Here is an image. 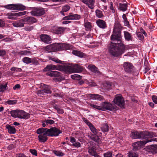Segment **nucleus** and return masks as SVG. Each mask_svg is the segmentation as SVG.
Segmentation results:
<instances>
[{"label":"nucleus","mask_w":157,"mask_h":157,"mask_svg":"<svg viewBox=\"0 0 157 157\" xmlns=\"http://www.w3.org/2000/svg\"><path fill=\"white\" fill-rule=\"evenodd\" d=\"M111 40L114 41L119 42H110L108 47V51L110 54L115 57H119L124 52L125 50L123 42L121 40V36L120 35L113 34L110 37Z\"/></svg>","instance_id":"obj_1"},{"label":"nucleus","mask_w":157,"mask_h":157,"mask_svg":"<svg viewBox=\"0 0 157 157\" xmlns=\"http://www.w3.org/2000/svg\"><path fill=\"white\" fill-rule=\"evenodd\" d=\"M38 136L39 140L41 142H44L48 140L47 136H57L61 133L57 128H39L36 131Z\"/></svg>","instance_id":"obj_2"},{"label":"nucleus","mask_w":157,"mask_h":157,"mask_svg":"<svg viewBox=\"0 0 157 157\" xmlns=\"http://www.w3.org/2000/svg\"><path fill=\"white\" fill-rule=\"evenodd\" d=\"M71 48V47L69 44L62 43L53 44L44 48V50L47 53L55 52L57 51L68 50Z\"/></svg>","instance_id":"obj_3"},{"label":"nucleus","mask_w":157,"mask_h":157,"mask_svg":"<svg viewBox=\"0 0 157 157\" xmlns=\"http://www.w3.org/2000/svg\"><path fill=\"white\" fill-rule=\"evenodd\" d=\"M156 134L152 132H148L146 131L141 132L136 131L132 132L131 136L134 139L151 138L156 136Z\"/></svg>","instance_id":"obj_4"},{"label":"nucleus","mask_w":157,"mask_h":157,"mask_svg":"<svg viewBox=\"0 0 157 157\" xmlns=\"http://www.w3.org/2000/svg\"><path fill=\"white\" fill-rule=\"evenodd\" d=\"M90 105L94 109L103 111L109 110L114 111L117 109L116 106L113 105L110 103L106 101L101 103L100 106L91 103Z\"/></svg>","instance_id":"obj_5"},{"label":"nucleus","mask_w":157,"mask_h":157,"mask_svg":"<svg viewBox=\"0 0 157 157\" xmlns=\"http://www.w3.org/2000/svg\"><path fill=\"white\" fill-rule=\"evenodd\" d=\"M59 66L61 68V70H63V71L66 72H79L82 70V67L78 64H74L71 66L63 65Z\"/></svg>","instance_id":"obj_6"},{"label":"nucleus","mask_w":157,"mask_h":157,"mask_svg":"<svg viewBox=\"0 0 157 157\" xmlns=\"http://www.w3.org/2000/svg\"><path fill=\"white\" fill-rule=\"evenodd\" d=\"M10 113L12 117L21 119H27L30 117V115L22 110L16 109L10 112Z\"/></svg>","instance_id":"obj_7"},{"label":"nucleus","mask_w":157,"mask_h":157,"mask_svg":"<svg viewBox=\"0 0 157 157\" xmlns=\"http://www.w3.org/2000/svg\"><path fill=\"white\" fill-rule=\"evenodd\" d=\"M41 89L37 91V94H38L42 96L45 94H51L52 91L51 90V87L48 85L41 84Z\"/></svg>","instance_id":"obj_8"},{"label":"nucleus","mask_w":157,"mask_h":157,"mask_svg":"<svg viewBox=\"0 0 157 157\" xmlns=\"http://www.w3.org/2000/svg\"><path fill=\"white\" fill-rule=\"evenodd\" d=\"M123 66L125 71L127 73L133 74L136 71V68L131 63L125 62L123 64Z\"/></svg>","instance_id":"obj_9"},{"label":"nucleus","mask_w":157,"mask_h":157,"mask_svg":"<svg viewBox=\"0 0 157 157\" xmlns=\"http://www.w3.org/2000/svg\"><path fill=\"white\" fill-rule=\"evenodd\" d=\"M113 102L115 104L121 108H124L125 105L124 99L121 94H118L116 95Z\"/></svg>","instance_id":"obj_10"},{"label":"nucleus","mask_w":157,"mask_h":157,"mask_svg":"<svg viewBox=\"0 0 157 157\" xmlns=\"http://www.w3.org/2000/svg\"><path fill=\"white\" fill-rule=\"evenodd\" d=\"M5 8L10 10H24L26 9V7L21 4H11L5 5Z\"/></svg>","instance_id":"obj_11"},{"label":"nucleus","mask_w":157,"mask_h":157,"mask_svg":"<svg viewBox=\"0 0 157 157\" xmlns=\"http://www.w3.org/2000/svg\"><path fill=\"white\" fill-rule=\"evenodd\" d=\"M45 13V10L41 7L36 8L32 10L31 13L33 15L40 16L44 15Z\"/></svg>","instance_id":"obj_12"},{"label":"nucleus","mask_w":157,"mask_h":157,"mask_svg":"<svg viewBox=\"0 0 157 157\" xmlns=\"http://www.w3.org/2000/svg\"><path fill=\"white\" fill-rule=\"evenodd\" d=\"M153 141V139H151L150 140H147L144 141H140L134 143L133 144L132 146L134 149H137L140 148L141 146H144L148 142H151Z\"/></svg>","instance_id":"obj_13"},{"label":"nucleus","mask_w":157,"mask_h":157,"mask_svg":"<svg viewBox=\"0 0 157 157\" xmlns=\"http://www.w3.org/2000/svg\"><path fill=\"white\" fill-rule=\"evenodd\" d=\"M59 66H61L60 65H58L57 66L54 65L52 64H49L47 65L45 67L43 70L44 72H45L48 71H52L54 70H58L59 71H63V70H61L60 69L61 68Z\"/></svg>","instance_id":"obj_14"},{"label":"nucleus","mask_w":157,"mask_h":157,"mask_svg":"<svg viewBox=\"0 0 157 157\" xmlns=\"http://www.w3.org/2000/svg\"><path fill=\"white\" fill-rule=\"evenodd\" d=\"M23 62L27 64L32 63L35 65L38 64V61L35 58H30L28 57H25L22 59Z\"/></svg>","instance_id":"obj_15"},{"label":"nucleus","mask_w":157,"mask_h":157,"mask_svg":"<svg viewBox=\"0 0 157 157\" xmlns=\"http://www.w3.org/2000/svg\"><path fill=\"white\" fill-rule=\"evenodd\" d=\"M27 12L26 11L19 12L17 13H10L7 14V16H8V18L10 19H13L14 18L13 17H18L23 15L26 14Z\"/></svg>","instance_id":"obj_16"},{"label":"nucleus","mask_w":157,"mask_h":157,"mask_svg":"<svg viewBox=\"0 0 157 157\" xmlns=\"http://www.w3.org/2000/svg\"><path fill=\"white\" fill-rule=\"evenodd\" d=\"M91 132L94 134L90 136V138L92 140L96 142H99V139L96 134L98 133V131L96 128H90Z\"/></svg>","instance_id":"obj_17"},{"label":"nucleus","mask_w":157,"mask_h":157,"mask_svg":"<svg viewBox=\"0 0 157 157\" xmlns=\"http://www.w3.org/2000/svg\"><path fill=\"white\" fill-rule=\"evenodd\" d=\"M81 18L80 15L77 14H73L72 13H69V15L66 16L63 18V20H78Z\"/></svg>","instance_id":"obj_18"},{"label":"nucleus","mask_w":157,"mask_h":157,"mask_svg":"<svg viewBox=\"0 0 157 157\" xmlns=\"http://www.w3.org/2000/svg\"><path fill=\"white\" fill-rule=\"evenodd\" d=\"M65 29L63 27L55 26L52 28V30L53 33L59 34L63 33Z\"/></svg>","instance_id":"obj_19"},{"label":"nucleus","mask_w":157,"mask_h":157,"mask_svg":"<svg viewBox=\"0 0 157 157\" xmlns=\"http://www.w3.org/2000/svg\"><path fill=\"white\" fill-rule=\"evenodd\" d=\"M25 24H32L36 22L37 20L35 18L32 17L28 16L24 18Z\"/></svg>","instance_id":"obj_20"},{"label":"nucleus","mask_w":157,"mask_h":157,"mask_svg":"<svg viewBox=\"0 0 157 157\" xmlns=\"http://www.w3.org/2000/svg\"><path fill=\"white\" fill-rule=\"evenodd\" d=\"M25 24L24 21V19H22L13 22L12 25L13 26L16 27H22L24 26V25Z\"/></svg>","instance_id":"obj_21"},{"label":"nucleus","mask_w":157,"mask_h":157,"mask_svg":"<svg viewBox=\"0 0 157 157\" xmlns=\"http://www.w3.org/2000/svg\"><path fill=\"white\" fill-rule=\"evenodd\" d=\"M97 25L102 29H105L107 27L106 22L105 21L101 19H98L96 21Z\"/></svg>","instance_id":"obj_22"},{"label":"nucleus","mask_w":157,"mask_h":157,"mask_svg":"<svg viewBox=\"0 0 157 157\" xmlns=\"http://www.w3.org/2000/svg\"><path fill=\"white\" fill-rule=\"evenodd\" d=\"M40 38L44 43L49 44L51 43V38L48 35L45 34H41L40 36Z\"/></svg>","instance_id":"obj_23"},{"label":"nucleus","mask_w":157,"mask_h":157,"mask_svg":"<svg viewBox=\"0 0 157 157\" xmlns=\"http://www.w3.org/2000/svg\"><path fill=\"white\" fill-rule=\"evenodd\" d=\"M121 27L120 23H117L115 25L113 29V34L121 35Z\"/></svg>","instance_id":"obj_24"},{"label":"nucleus","mask_w":157,"mask_h":157,"mask_svg":"<svg viewBox=\"0 0 157 157\" xmlns=\"http://www.w3.org/2000/svg\"><path fill=\"white\" fill-rule=\"evenodd\" d=\"M103 97L101 95L95 94H89V99H95L101 101L103 100Z\"/></svg>","instance_id":"obj_25"},{"label":"nucleus","mask_w":157,"mask_h":157,"mask_svg":"<svg viewBox=\"0 0 157 157\" xmlns=\"http://www.w3.org/2000/svg\"><path fill=\"white\" fill-rule=\"evenodd\" d=\"M124 36L125 40L127 41H132L133 37L131 33L126 31L124 32Z\"/></svg>","instance_id":"obj_26"},{"label":"nucleus","mask_w":157,"mask_h":157,"mask_svg":"<svg viewBox=\"0 0 157 157\" xmlns=\"http://www.w3.org/2000/svg\"><path fill=\"white\" fill-rule=\"evenodd\" d=\"M55 123V121L51 119H45L42 123V126L43 127L49 126V125Z\"/></svg>","instance_id":"obj_27"},{"label":"nucleus","mask_w":157,"mask_h":157,"mask_svg":"<svg viewBox=\"0 0 157 157\" xmlns=\"http://www.w3.org/2000/svg\"><path fill=\"white\" fill-rule=\"evenodd\" d=\"M46 75L47 76L53 77L59 76L60 75L61 73L57 71H53L47 73Z\"/></svg>","instance_id":"obj_28"},{"label":"nucleus","mask_w":157,"mask_h":157,"mask_svg":"<svg viewBox=\"0 0 157 157\" xmlns=\"http://www.w3.org/2000/svg\"><path fill=\"white\" fill-rule=\"evenodd\" d=\"M89 69L94 73H97L98 74H101V72L98 70L97 68L94 65L89 64Z\"/></svg>","instance_id":"obj_29"},{"label":"nucleus","mask_w":157,"mask_h":157,"mask_svg":"<svg viewBox=\"0 0 157 157\" xmlns=\"http://www.w3.org/2000/svg\"><path fill=\"white\" fill-rule=\"evenodd\" d=\"M72 53L73 55L81 58L85 56V54L77 50H73L72 52Z\"/></svg>","instance_id":"obj_30"},{"label":"nucleus","mask_w":157,"mask_h":157,"mask_svg":"<svg viewBox=\"0 0 157 157\" xmlns=\"http://www.w3.org/2000/svg\"><path fill=\"white\" fill-rule=\"evenodd\" d=\"M127 7L128 6L126 4L120 3L118 9L120 11L124 12L127 10Z\"/></svg>","instance_id":"obj_31"},{"label":"nucleus","mask_w":157,"mask_h":157,"mask_svg":"<svg viewBox=\"0 0 157 157\" xmlns=\"http://www.w3.org/2000/svg\"><path fill=\"white\" fill-rule=\"evenodd\" d=\"M112 83L111 82H106L104 84V88L108 90L111 89L112 87Z\"/></svg>","instance_id":"obj_32"},{"label":"nucleus","mask_w":157,"mask_h":157,"mask_svg":"<svg viewBox=\"0 0 157 157\" xmlns=\"http://www.w3.org/2000/svg\"><path fill=\"white\" fill-rule=\"evenodd\" d=\"M7 83L5 84H1L0 85V92H3L7 89Z\"/></svg>","instance_id":"obj_33"},{"label":"nucleus","mask_w":157,"mask_h":157,"mask_svg":"<svg viewBox=\"0 0 157 157\" xmlns=\"http://www.w3.org/2000/svg\"><path fill=\"white\" fill-rule=\"evenodd\" d=\"M95 13L96 16L99 18H101L104 16L102 12L99 10H97L95 11Z\"/></svg>","instance_id":"obj_34"},{"label":"nucleus","mask_w":157,"mask_h":157,"mask_svg":"<svg viewBox=\"0 0 157 157\" xmlns=\"http://www.w3.org/2000/svg\"><path fill=\"white\" fill-rule=\"evenodd\" d=\"M95 0H89V8L93 9L94 7V3ZM93 11L91 10V12H93Z\"/></svg>","instance_id":"obj_35"},{"label":"nucleus","mask_w":157,"mask_h":157,"mask_svg":"<svg viewBox=\"0 0 157 157\" xmlns=\"http://www.w3.org/2000/svg\"><path fill=\"white\" fill-rule=\"evenodd\" d=\"M150 148L151 151L153 154L157 153V145L151 146Z\"/></svg>","instance_id":"obj_36"},{"label":"nucleus","mask_w":157,"mask_h":157,"mask_svg":"<svg viewBox=\"0 0 157 157\" xmlns=\"http://www.w3.org/2000/svg\"><path fill=\"white\" fill-rule=\"evenodd\" d=\"M128 157H138L137 154L132 151L128 153Z\"/></svg>","instance_id":"obj_37"},{"label":"nucleus","mask_w":157,"mask_h":157,"mask_svg":"<svg viewBox=\"0 0 157 157\" xmlns=\"http://www.w3.org/2000/svg\"><path fill=\"white\" fill-rule=\"evenodd\" d=\"M53 152L56 155L58 156H62L64 155L63 153L59 151L54 150Z\"/></svg>","instance_id":"obj_38"},{"label":"nucleus","mask_w":157,"mask_h":157,"mask_svg":"<svg viewBox=\"0 0 157 157\" xmlns=\"http://www.w3.org/2000/svg\"><path fill=\"white\" fill-rule=\"evenodd\" d=\"M104 157H113V153L112 151H108L104 154Z\"/></svg>","instance_id":"obj_39"},{"label":"nucleus","mask_w":157,"mask_h":157,"mask_svg":"<svg viewBox=\"0 0 157 157\" xmlns=\"http://www.w3.org/2000/svg\"><path fill=\"white\" fill-rule=\"evenodd\" d=\"M137 36V37L138 38V39L140 40H143L144 38V36L143 35V34L140 32H138L136 34Z\"/></svg>","instance_id":"obj_40"},{"label":"nucleus","mask_w":157,"mask_h":157,"mask_svg":"<svg viewBox=\"0 0 157 157\" xmlns=\"http://www.w3.org/2000/svg\"><path fill=\"white\" fill-rule=\"evenodd\" d=\"M49 59L58 63H61L62 62L61 60L55 58H51Z\"/></svg>","instance_id":"obj_41"},{"label":"nucleus","mask_w":157,"mask_h":157,"mask_svg":"<svg viewBox=\"0 0 157 157\" xmlns=\"http://www.w3.org/2000/svg\"><path fill=\"white\" fill-rule=\"evenodd\" d=\"M17 101L16 100H9L6 102V103L8 105H14L17 103Z\"/></svg>","instance_id":"obj_42"},{"label":"nucleus","mask_w":157,"mask_h":157,"mask_svg":"<svg viewBox=\"0 0 157 157\" xmlns=\"http://www.w3.org/2000/svg\"><path fill=\"white\" fill-rule=\"evenodd\" d=\"M70 7L68 5H66L62 7V10L63 11L66 12L68 11L70 9Z\"/></svg>","instance_id":"obj_43"},{"label":"nucleus","mask_w":157,"mask_h":157,"mask_svg":"<svg viewBox=\"0 0 157 157\" xmlns=\"http://www.w3.org/2000/svg\"><path fill=\"white\" fill-rule=\"evenodd\" d=\"M71 77L73 79H80L82 77L80 75L75 74L72 75L71 76Z\"/></svg>","instance_id":"obj_44"},{"label":"nucleus","mask_w":157,"mask_h":157,"mask_svg":"<svg viewBox=\"0 0 157 157\" xmlns=\"http://www.w3.org/2000/svg\"><path fill=\"white\" fill-rule=\"evenodd\" d=\"M34 28L33 26H28L24 28V29L26 31H30L32 30Z\"/></svg>","instance_id":"obj_45"},{"label":"nucleus","mask_w":157,"mask_h":157,"mask_svg":"<svg viewBox=\"0 0 157 157\" xmlns=\"http://www.w3.org/2000/svg\"><path fill=\"white\" fill-rule=\"evenodd\" d=\"M8 132L11 134H14L16 132L15 128H7Z\"/></svg>","instance_id":"obj_46"},{"label":"nucleus","mask_w":157,"mask_h":157,"mask_svg":"<svg viewBox=\"0 0 157 157\" xmlns=\"http://www.w3.org/2000/svg\"><path fill=\"white\" fill-rule=\"evenodd\" d=\"M113 3L112 2H111L110 3V4L109 5V8L111 10L112 12L113 13H115V10L113 6Z\"/></svg>","instance_id":"obj_47"},{"label":"nucleus","mask_w":157,"mask_h":157,"mask_svg":"<svg viewBox=\"0 0 157 157\" xmlns=\"http://www.w3.org/2000/svg\"><path fill=\"white\" fill-rule=\"evenodd\" d=\"M30 53V52L27 51H22L20 52V54L21 55H26Z\"/></svg>","instance_id":"obj_48"},{"label":"nucleus","mask_w":157,"mask_h":157,"mask_svg":"<svg viewBox=\"0 0 157 157\" xmlns=\"http://www.w3.org/2000/svg\"><path fill=\"white\" fill-rule=\"evenodd\" d=\"M6 54V51L4 50H0V56H3Z\"/></svg>","instance_id":"obj_49"},{"label":"nucleus","mask_w":157,"mask_h":157,"mask_svg":"<svg viewBox=\"0 0 157 157\" xmlns=\"http://www.w3.org/2000/svg\"><path fill=\"white\" fill-rule=\"evenodd\" d=\"M90 154L92 156H94V157H100L96 152L93 151V152H90Z\"/></svg>","instance_id":"obj_50"},{"label":"nucleus","mask_w":157,"mask_h":157,"mask_svg":"<svg viewBox=\"0 0 157 157\" xmlns=\"http://www.w3.org/2000/svg\"><path fill=\"white\" fill-rule=\"evenodd\" d=\"M152 100L153 101L155 104H157V97L155 95H153L152 96Z\"/></svg>","instance_id":"obj_51"},{"label":"nucleus","mask_w":157,"mask_h":157,"mask_svg":"<svg viewBox=\"0 0 157 157\" xmlns=\"http://www.w3.org/2000/svg\"><path fill=\"white\" fill-rule=\"evenodd\" d=\"M31 153L33 155L35 156L37 155L36 151L35 149H31L30 150Z\"/></svg>","instance_id":"obj_52"},{"label":"nucleus","mask_w":157,"mask_h":157,"mask_svg":"<svg viewBox=\"0 0 157 157\" xmlns=\"http://www.w3.org/2000/svg\"><path fill=\"white\" fill-rule=\"evenodd\" d=\"M16 157H27L23 153L17 154L16 155Z\"/></svg>","instance_id":"obj_53"},{"label":"nucleus","mask_w":157,"mask_h":157,"mask_svg":"<svg viewBox=\"0 0 157 157\" xmlns=\"http://www.w3.org/2000/svg\"><path fill=\"white\" fill-rule=\"evenodd\" d=\"M140 30L141 32V33L142 34H143L145 36H147V33L142 28H140Z\"/></svg>","instance_id":"obj_54"},{"label":"nucleus","mask_w":157,"mask_h":157,"mask_svg":"<svg viewBox=\"0 0 157 157\" xmlns=\"http://www.w3.org/2000/svg\"><path fill=\"white\" fill-rule=\"evenodd\" d=\"M96 84L93 82H89V86L94 87L96 86Z\"/></svg>","instance_id":"obj_55"},{"label":"nucleus","mask_w":157,"mask_h":157,"mask_svg":"<svg viewBox=\"0 0 157 157\" xmlns=\"http://www.w3.org/2000/svg\"><path fill=\"white\" fill-rule=\"evenodd\" d=\"M5 23L2 20L0 19V27H3L5 26Z\"/></svg>","instance_id":"obj_56"},{"label":"nucleus","mask_w":157,"mask_h":157,"mask_svg":"<svg viewBox=\"0 0 157 157\" xmlns=\"http://www.w3.org/2000/svg\"><path fill=\"white\" fill-rule=\"evenodd\" d=\"M73 145L74 146L79 147L80 146V144L79 143L75 141L74 143L73 144Z\"/></svg>","instance_id":"obj_57"},{"label":"nucleus","mask_w":157,"mask_h":157,"mask_svg":"<svg viewBox=\"0 0 157 157\" xmlns=\"http://www.w3.org/2000/svg\"><path fill=\"white\" fill-rule=\"evenodd\" d=\"M20 86L19 84H17L15 85L13 87V88L14 90L19 89L20 87Z\"/></svg>","instance_id":"obj_58"},{"label":"nucleus","mask_w":157,"mask_h":157,"mask_svg":"<svg viewBox=\"0 0 157 157\" xmlns=\"http://www.w3.org/2000/svg\"><path fill=\"white\" fill-rule=\"evenodd\" d=\"M124 25L125 26H127L128 27H129V26L130 25L129 22L128 21L127 19L124 21Z\"/></svg>","instance_id":"obj_59"},{"label":"nucleus","mask_w":157,"mask_h":157,"mask_svg":"<svg viewBox=\"0 0 157 157\" xmlns=\"http://www.w3.org/2000/svg\"><path fill=\"white\" fill-rule=\"evenodd\" d=\"M57 111V112L59 113L63 114L64 113L63 110L62 109H61L59 108L58 109Z\"/></svg>","instance_id":"obj_60"},{"label":"nucleus","mask_w":157,"mask_h":157,"mask_svg":"<svg viewBox=\"0 0 157 157\" xmlns=\"http://www.w3.org/2000/svg\"><path fill=\"white\" fill-rule=\"evenodd\" d=\"M82 119L83 121L86 123L87 125H88V120L85 118L83 117L82 118Z\"/></svg>","instance_id":"obj_61"},{"label":"nucleus","mask_w":157,"mask_h":157,"mask_svg":"<svg viewBox=\"0 0 157 157\" xmlns=\"http://www.w3.org/2000/svg\"><path fill=\"white\" fill-rule=\"evenodd\" d=\"M85 27L86 29V30H88V22L86 21L85 23Z\"/></svg>","instance_id":"obj_62"},{"label":"nucleus","mask_w":157,"mask_h":157,"mask_svg":"<svg viewBox=\"0 0 157 157\" xmlns=\"http://www.w3.org/2000/svg\"><path fill=\"white\" fill-rule=\"evenodd\" d=\"M83 3L86 4V6L88 7V0H82Z\"/></svg>","instance_id":"obj_63"},{"label":"nucleus","mask_w":157,"mask_h":157,"mask_svg":"<svg viewBox=\"0 0 157 157\" xmlns=\"http://www.w3.org/2000/svg\"><path fill=\"white\" fill-rule=\"evenodd\" d=\"M75 139L73 137H71L70 142L72 143H74L76 141Z\"/></svg>","instance_id":"obj_64"}]
</instances>
